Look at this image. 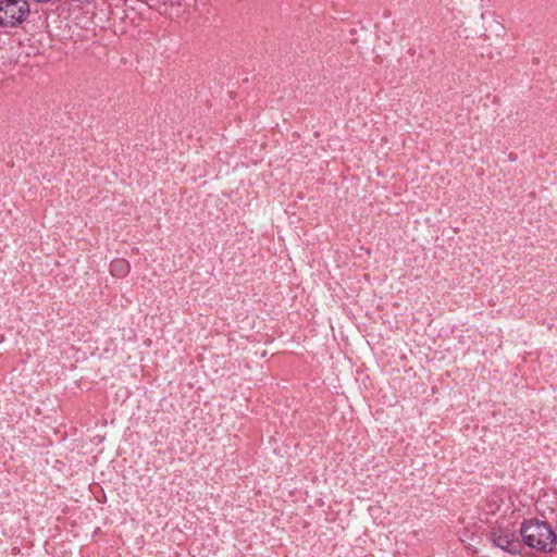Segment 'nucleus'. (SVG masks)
<instances>
[{
	"instance_id": "1",
	"label": "nucleus",
	"mask_w": 557,
	"mask_h": 557,
	"mask_svg": "<svg viewBox=\"0 0 557 557\" xmlns=\"http://www.w3.org/2000/svg\"><path fill=\"white\" fill-rule=\"evenodd\" d=\"M518 518L515 511H511L508 516L497 519L490 532L492 543L512 555L520 553L522 548V544L517 535L520 529L518 527Z\"/></svg>"
},
{
	"instance_id": "4",
	"label": "nucleus",
	"mask_w": 557,
	"mask_h": 557,
	"mask_svg": "<svg viewBox=\"0 0 557 557\" xmlns=\"http://www.w3.org/2000/svg\"><path fill=\"white\" fill-rule=\"evenodd\" d=\"M129 271V263L124 259L114 260L110 265V272L116 276H125Z\"/></svg>"
},
{
	"instance_id": "2",
	"label": "nucleus",
	"mask_w": 557,
	"mask_h": 557,
	"mask_svg": "<svg viewBox=\"0 0 557 557\" xmlns=\"http://www.w3.org/2000/svg\"><path fill=\"white\" fill-rule=\"evenodd\" d=\"M523 542L540 552H550L557 544V535L545 521L529 520L520 529Z\"/></svg>"
},
{
	"instance_id": "3",
	"label": "nucleus",
	"mask_w": 557,
	"mask_h": 557,
	"mask_svg": "<svg viewBox=\"0 0 557 557\" xmlns=\"http://www.w3.org/2000/svg\"><path fill=\"white\" fill-rule=\"evenodd\" d=\"M29 13V5L26 0H1L0 1V26L13 27L22 23Z\"/></svg>"
}]
</instances>
